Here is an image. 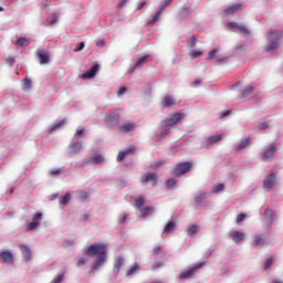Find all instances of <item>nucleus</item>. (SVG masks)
Wrapping results in <instances>:
<instances>
[{"mask_svg":"<svg viewBox=\"0 0 283 283\" xmlns=\"http://www.w3.org/2000/svg\"><path fill=\"white\" fill-rule=\"evenodd\" d=\"M86 256H96L95 262L92 263L91 272L97 271L107 261V245L103 243H95L83 250Z\"/></svg>","mask_w":283,"mask_h":283,"instance_id":"1","label":"nucleus"},{"mask_svg":"<svg viewBox=\"0 0 283 283\" xmlns=\"http://www.w3.org/2000/svg\"><path fill=\"white\" fill-rule=\"evenodd\" d=\"M283 38V32L282 31H271L270 35L268 38V46L266 51H271L276 49L280 45V41Z\"/></svg>","mask_w":283,"mask_h":283,"instance_id":"2","label":"nucleus"},{"mask_svg":"<svg viewBox=\"0 0 283 283\" xmlns=\"http://www.w3.org/2000/svg\"><path fill=\"white\" fill-rule=\"evenodd\" d=\"M186 117L185 113H174V115H171V117H167V119H161L160 122V127H174L175 125H177L178 123H180L181 120H184Z\"/></svg>","mask_w":283,"mask_h":283,"instance_id":"3","label":"nucleus"},{"mask_svg":"<svg viewBox=\"0 0 283 283\" xmlns=\"http://www.w3.org/2000/svg\"><path fill=\"white\" fill-rule=\"evenodd\" d=\"M193 164L191 161L179 163L176 165V168L172 170V176L180 178L184 174H188L192 169Z\"/></svg>","mask_w":283,"mask_h":283,"instance_id":"4","label":"nucleus"},{"mask_svg":"<svg viewBox=\"0 0 283 283\" xmlns=\"http://www.w3.org/2000/svg\"><path fill=\"white\" fill-rule=\"evenodd\" d=\"M171 2H172V0H164V1H161V2H160L159 10H158L157 13L153 17V20H151V21H147L146 27L155 25L157 22H159V21H160V15H161L163 11H164L168 6H170Z\"/></svg>","mask_w":283,"mask_h":283,"instance_id":"5","label":"nucleus"},{"mask_svg":"<svg viewBox=\"0 0 283 283\" xmlns=\"http://www.w3.org/2000/svg\"><path fill=\"white\" fill-rule=\"evenodd\" d=\"M206 265V262H201L197 265H195L193 268L187 270V271H182L179 276L178 280H191V277H193V275L196 274V272L203 268Z\"/></svg>","mask_w":283,"mask_h":283,"instance_id":"6","label":"nucleus"},{"mask_svg":"<svg viewBox=\"0 0 283 283\" xmlns=\"http://www.w3.org/2000/svg\"><path fill=\"white\" fill-rule=\"evenodd\" d=\"M140 182L143 185L151 182L153 188H156V185H158V175H156L155 172H148L142 177Z\"/></svg>","mask_w":283,"mask_h":283,"instance_id":"7","label":"nucleus"},{"mask_svg":"<svg viewBox=\"0 0 283 283\" xmlns=\"http://www.w3.org/2000/svg\"><path fill=\"white\" fill-rule=\"evenodd\" d=\"M276 185V175L274 172L269 174L265 176L263 181V189L270 190L273 189Z\"/></svg>","mask_w":283,"mask_h":283,"instance_id":"8","label":"nucleus"},{"mask_svg":"<svg viewBox=\"0 0 283 283\" xmlns=\"http://www.w3.org/2000/svg\"><path fill=\"white\" fill-rule=\"evenodd\" d=\"M36 55H38L40 65H48V63H50V52H48L46 50L38 49Z\"/></svg>","mask_w":283,"mask_h":283,"instance_id":"9","label":"nucleus"},{"mask_svg":"<svg viewBox=\"0 0 283 283\" xmlns=\"http://www.w3.org/2000/svg\"><path fill=\"white\" fill-rule=\"evenodd\" d=\"M276 150H277V148H276L275 144L274 143L270 144L268 147H265V149L261 156V159L263 161H266L269 158H272L274 156Z\"/></svg>","mask_w":283,"mask_h":283,"instance_id":"10","label":"nucleus"},{"mask_svg":"<svg viewBox=\"0 0 283 283\" xmlns=\"http://www.w3.org/2000/svg\"><path fill=\"white\" fill-rule=\"evenodd\" d=\"M0 260L9 265L14 264V255L11 251L6 250L0 252Z\"/></svg>","mask_w":283,"mask_h":283,"instance_id":"11","label":"nucleus"},{"mask_svg":"<svg viewBox=\"0 0 283 283\" xmlns=\"http://www.w3.org/2000/svg\"><path fill=\"white\" fill-rule=\"evenodd\" d=\"M223 135H213L201 143V148H209L211 145L222 140Z\"/></svg>","mask_w":283,"mask_h":283,"instance_id":"12","label":"nucleus"},{"mask_svg":"<svg viewBox=\"0 0 283 283\" xmlns=\"http://www.w3.org/2000/svg\"><path fill=\"white\" fill-rule=\"evenodd\" d=\"M99 71V65L95 64L94 66H92L91 70L86 71L83 75H82V80L86 81V80H92L96 76V74Z\"/></svg>","mask_w":283,"mask_h":283,"instance_id":"13","label":"nucleus"},{"mask_svg":"<svg viewBox=\"0 0 283 283\" xmlns=\"http://www.w3.org/2000/svg\"><path fill=\"white\" fill-rule=\"evenodd\" d=\"M19 250L21 251V254L24 259V261H31L32 260V250L30 247L20 244Z\"/></svg>","mask_w":283,"mask_h":283,"instance_id":"14","label":"nucleus"},{"mask_svg":"<svg viewBox=\"0 0 283 283\" xmlns=\"http://www.w3.org/2000/svg\"><path fill=\"white\" fill-rule=\"evenodd\" d=\"M120 115L118 113H109V115L106 116V122L111 126H117L119 125Z\"/></svg>","mask_w":283,"mask_h":283,"instance_id":"15","label":"nucleus"},{"mask_svg":"<svg viewBox=\"0 0 283 283\" xmlns=\"http://www.w3.org/2000/svg\"><path fill=\"white\" fill-rule=\"evenodd\" d=\"M176 104L174 96L165 95L161 99V105L164 108H169Z\"/></svg>","mask_w":283,"mask_h":283,"instance_id":"16","label":"nucleus"},{"mask_svg":"<svg viewBox=\"0 0 283 283\" xmlns=\"http://www.w3.org/2000/svg\"><path fill=\"white\" fill-rule=\"evenodd\" d=\"M125 264V258L123 256H117L115 260H114V265H113V271L118 274L122 266Z\"/></svg>","mask_w":283,"mask_h":283,"instance_id":"17","label":"nucleus"},{"mask_svg":"<svg viewBox=\"0 0 283 283\" xmlns=\"http://www.w3.org/2000/svg\"><path fill=\"white\" fill-rule=\"evenodd\" d=\"M230 238L235 244H239L245 239V234L240 231H234L230 234Z\"/></svg>","mask_w":283,"mask_h":283,"instance_id":"18","label":"nucleus"},{"mask_svg":"<svg viewBox=\"0 0 283 283\" xmlns=\"http://www.w3.org/2000/svg\"><path fill=\"white\" fill-rule=\"evenodd\" d=\"M243 4L241 2H238L237 4H231V7H228V9H224V14L226 15H231L238 12Z\"/></svg>","mask_w":283,"mask_h":283,"instance_id":"19","label":"nucleus"},{"mask_svg":"<svg viewBox=\"0 0 283 283\" xmlns=\"http://www.w3.org/2000/svg\"><path fill=\"white\" fill-rule=\"evenodd\" d=\"M266 240H264L263 235H255L253 238V242L251 243V247L256 248L258 245H266Z\"/></svg>","mask_w":283,"mask_h":283,"instance_id":"20","label":"nucleus"},{"mask_svg":"<svg viewBox=\"0 0 283 283\" xmlns=\"http://www.w3.org/2000/svg\"><path fill=\"white\" fill-rule=\"evenodd\" d=\"M32 90V80L31 78H23V84H22V91L24 93H29Z\"/></svg>","mask_w":283,"mask_h":283,"instance_id":"21","label":"nucleus"},{"mask_svg":"<svg viewBox=\"0 0 283 283\" xmlns=\"http://www.w3.org/2000/svg\"><path fill=\"white\" fill-rule=\"evenodd\" d=\"M146 205V199L143 196H139L135 199V208L137 210H142L143 207Z\"/></svg>","mask_w":283,"mask_h":283,"instance_id":"22","label":"nucleus"},{"mask_svg":"<svg viewBox=\"0 0 283 283\" xmlns=\"http://www.w3.org/2000/svg\"><path fill=\"white\" fill-rule=\"evenodd\" d=\"M148 60H149V55H146V56L140 57V59L136 62V64L134 65L133 71H136L137 67H143V65H145L146 63H148Z\"/></svg>","mask_w":283,"mask_h":283,"instance_id":"23","label":"nucleus"},{"mask_svg":"<svg viewBox=\"0 0 283 283\" xmlns=\"http://www.w3.org/2000/svg\"><path fill=\"white\" fill-rule=\"evenodd\" d=\"M66 124V118L62 119L59 124L53 125L51 128L48 129L49 134H53L54 132L59 130Z\"/></svg>","mask_w":283,"mask_h":283,"instance_id":"24","label":"nucleus"},{"mask_svg":"<svg viewBox=\"0 0 283 283\" xmlns=\"http://www.w3.org/2000/svg\"><path fill=\"white\" fill-rule=\"evenodd\" d=\"M140 269L139 263H134L132 266H129L126 271V276L129 277L130 275H134V273Z\"/></svg>","mask_w":283,"mask_h":283,"instance_id":"25","label":"nucleus"},{"mask_svg":"<svg viewBox=\"0 0 283 283\" xmlns=\"http://www.w3.org/2000/svg\"><path fill=\"white\" fill-rule=\"evenodd\" d=\"M142 217H147L151 213H154V207L147 206L140 209Z\"/></svg>","mask_w":283,"mask_h":283,"instance_id":"26","label":"nucleus"},{"mask_svg":"<svg viewBox=\"0 0 283 283\" xmlns=\"http://www.w3.org/2000/svg\"><path fill=\"white\" fill-rule=\"evenodd\" d=\"M200 228L199 226H190V228H187V234L189 237H193L199 232Z\"/></svg>","mask_w":283,"mask_h":283,"instance_id":"27","label":"nucleus"},{"mask_svg":"<svg viewBox=\"0 0 283 283\" xmlns=\"http://www.w3.org/2000/svg\"><path fill=\"white\" fill-rule=\"evenodd\" d=\"M88 197H90V192L87 191L81 190L77 192V199L82 202H85L88 199Z\"/></svg>","mask_w":283,"mask_h":283,"instance_id":"28","label":"nucleus"},{"mask_svg":"<svg viewBox=\"0 0 283 283\" xmlns=\"http://www.w3.org/2000/svg\"><path fill=\"white\" fill-rule=\"evenodd\" d=\"M135 128H136V125L133 123L125 124L124 126H120V130L123 133H129V132L134 130Z\"/></svg>","mask_w":283,"mask_h":283,"instance_id":"29","label":"nucleus"},{"mask_svg":"<svg viewBox=\"0 0 283 283\" xmlns=\"http://www.w3.org/2000/svg\"><path fill=\"white\" fill-rule=\"evenodd\" d=\"M264 214L269 223L272 224L273 218H274V211L272 209H265Z\"/></svg>","mask_w":283,"mask_h":283,"instance_id":"30","label":"nucleus"},{"mask_svg":"<svg viewBox=\"0 0 283 283\" xmlns=\"http://www.w3.org/2000/svg\"><path fill=\"white\" fill-rule=\"evenodd\" d=\"M176 228V223H174V221H168V223H166L165 228H164V232L170 233L171 231H174Z\"/></svg>","mask_w":283,"mask_h":283,"instance_id":"31","label":"nucleus"},{"mask_svg":"<svg viewBox=\"0 0 283 283\" xmlns=\"http://www.w3.org/2000/svg\"><path fill=\"white\" fill-rule=\"evenodd\" d=\"M59 201L61 205L67 206V203L71 201V193L67 192L64 197H60Z\"/></svg>","mask_w":283,"mask_h":283,"instance_id":"32","label":"nucleus"},{"mask_svg":"<svg viewBox=\"0 0 283 283\" xmlns=\"http://www.w3.org/2000/svg\"><path fill=\"white\" fill-rule=\"evenodd\" d=\"M251 143V138H247L245 140L240 142V145L238 146L237 150H243L245 149Z\"/></svg>","mask_w":283,"mask_h":283,"instance_id":"33","label":"nucleus"},{"mask_svg":"<svg viewBox=\"0 0 283 283\" xmlns=\"http://www.w3.org/2000/svg\"><path fill=\"white\" fill-rule=\"evenodd\" d=\"M163 130L157 136V142L161 140L165 136H167L170 133L169 127H161Z\"/></svg>","mask_w":283,"mask_h":283,"instance_id":"34","label":"nucleus"},{"mask_svg":"<svg viewBox=\"0 0 283 283\" xmlns=\"http://www.w3.org/2000/svg\"><path fill=\"white\" fill-rule=\"evenodd\" d=\"M82 147H83L82 143L76 142V143L71 145V151L72 153H77L82 149Z\"/></svg>","mask_w":283,"mask_h":283,"instance_id":"35","label":"nucleus"},{"mask_svg":"<svg viewBox=\"0 0 283 283\" xmlns=\"http://www.w3.org/2000/svg\"><path fill=\"white\" fill-rule=\"evenodd\" d=\"M40 227V221H31V223L28 224L27 231H34Z\"/></svg>","mask_w":283,"mask_h":283,"instance_id":"36","label":"nucleus"},{"mask_svg":"<svg viewBox=\"0 0 283 283\" xmlns=\"http://www.w3.org/2000/svg\"><path fill=\"white\" fill-rule=\"evenodd\" d=\"M254 92V86L249 85L242 91V96L247 97Z\"/></svg>","mask_w":283,"mask_h":283,"instance_id":"37","label":"nucleus"},{"mask_svg":"<svg viewBox=\"0 0 283 283\" xmlns=\"http://www.w3.org/2000/svg\"><path fill=\"white\" fill-rule=\"evenodd\" d=\"M237 30L244 35L251 34V30L249 28H247L245 25H239Z\"/></svg>","mask_w":283,"mask_h":283,"instance_id":"38","label":"nucleus"},{"mask_svg":"<svg viewBox=\"0 0 283 283\" xmlns=\"http://www.w3.org/2000/svg\"><path fill=\"white\" fill-rule=\"evenodd\" d=\"M207 199V193H201L199 196H196L195 201L197 205L202 203Z\"/></svg>","mask_w":283,"mask_h":283,"instance_id":"39","label":"nucleus"},{"mask_svg":"<svg viewBox=\"0 0 283 283\" xmlns=\"http://www.w3.org/2000/svg\"><path fill=\"white\" fill-rule=\"evenodd\" d=\"M17 45L19 46H29L30 45V42L27 38H21L17 41Z\"/></svg>","mask_w":283,"mask_h":283,"instance_id":"40","label":"nucleus"},{"mask_svg":"<svg viewBox=\"0 0 283 283\" xmlns=\"http://www.w3.org/2000/svg\"><path fill=\"white\" fill-rule=\"evenodd\" d=\"M222 190H224V185H223V184H217V185H214V186L212 187V191H213L214 193H218V192H220V191H222Z\"/></svg>","mask_w":283,"mask_h":283,"instance_id":"41","label":"nucleus"},{"mask_svg":"<svg viewBox=\"0 0 283 283\" xmlns=\"http://www.w3.org/2000/svg\"><path fill=\"white\" fill-rule=\"evenodd\" d=\"M104 161H105V158L102 155H97L92 158V163H94V164H102Z\"/></svg>","mask_w":283,"mask_h":283,"instance_id":"42","label":"nucleus"},{"mask_svg":"<svg viewBox=\"0 0 283 283\" xmlns=\"http://www.w3.org/2000/svg\"><path fill=\"white\" fill-rule=\"evenodd\" d=\"M176 185H177V180L174 179V178H169V179L167 180V182H166V187L169 188V189L176 187Z\"/></svg>","mask_w":283,"mask_h":283,"instance_id":"43","label":"nucleus"},{"mask_svg":"<svg viewBox=\"0 0 283 283\" xmlns=\"http://www.w3.org/2000/svg\"><path fill=\"white\" fill-rule=\"evenodd\" d=\"M245 219H247V214L243 213V212H241V213H239V214L237 216L235 222H237L238 224H240V222L244 221Z\"/></svg>","mask_w":283,"mask_h":283,"instance_id":"44","label":"nucleus"},{"mask_svg":"<svg viewBox=\"0 0 283 283\" xmlns=\"http://www.w3.org/2000/svg\"><path fill=\"white\" fill-rule=\"evenodd\" d=\"M197 42H198V39H197L196 36H191V38L188 40V45H189L190 48H196Z\"/></svg>","mask_w":283,"mask_h":283,"instance_id":"45","label":"nucleus"},{"mask_svg":"<svg viewBox=\"0 0 283 283\" xmlns=\"http://www.w3.org/2000/svg\"><path fill=\"white\" fill-rule=\"evenodd\" d=\"M273 262H274V259H273L272 256L269 258V259L264 262L263 269H264V270H268V269L272 265Z\"/></svg>","mask_w":283,"mask_h":283,"instance_id":"46","label":"nucleus"},{"mask_svg":"<svg viewBox=\"0 0 283 283\" xmlns=\"http://www.w3.org/2000/svg\"><path fill=\"white\" fill-rule=\"evenodd\" d=\"M43 219V213L42 212H36L32 216V221L33 222H38V220H42Z\"/></svg>","mask_w":283,"mask_h":283,"instance_id":"47","label":"nucleus"},{"mask_svg":"<svg viewBox=\"0 0 283 283\" xmlns=\"http://www.w3.org/2000/svg\"><path fill=\"white\" fill-rule=\"evenodd\" d=\"M127 93V87H125V86H120L117 91H116V95L117 96H122V95H124V94H126Z\"/></svg>","mask_w":283,"mask_h":283,"instance_id":"48","label":"nucleus"},{"mask_svg":"<svg viewBox=\"0 0 283 283\" xmlns=\"http://www.w3.org/2000/svg\"><path fill=\"white\" fill-rule=\"evenodd\" d=\"M201 55H202V51H200V50H195V51L190 52V56L192 59H196V57L201 56Z\"/></svg>","mask_w":283,"mask_h":283,"instance_id":"49","label":"nucleus"},{"mask_svg":"<svg viewBox=\"0 0 283 283\" xmlns=\"http://www.w3.org/2000/svg\"><path fill=\"white\" fill-rule=\"evenodd\" d=\"M136 146H130L128 148L125 149V151L128 154V155H135L136 154Z\"/></svg>","mask_w":283,"mask_h":283,"instance_id":"50","label":"nucleus"},{"mask_svg":"<svg viewBox=\"0 0 283 283\" xmlns=\"http://www.w3.org/2000/svg\"><path fill=\"white\" fill-rule=\"evenodd\" d=\"M217 53H218V50H216V49L208 52V61H211L213 57H216Z\"/></svg>","mask_w":283,"mask_h":283,"instance_id":"51","label":"nucleus"},{"mask_svg":"<svg viewBox=\"0 0 283 283\" xmlns=\"http://www.w3.org/2000/svg\"><path fill=\"white\" fill-rule=\"evenodd\" d=\"M50 176H59L61 174V168H54L49 171Z\"/></svg>","mask_w":283,"mask_h":283,"instance_id":"52","label":"nucleus"},{"mask_svg":"<svg viewBox=\"0 0 283 283\" xmlns=\"http://www.w3.org/2000/svg\"><path fill=\"white\" fill-rule=\"evenodd\" d=\"M127 3H128V0H122L120 2H118V4L116 6V8H117L118 10H122Z\"/></svg>","mask_w":283,"mask_h":283,"instance_id":"53","label":"nucleus"},{"mask_svg":"<svg viewBox=\"0 0 283 283\" xmlns=\"http://www.w3.org/2000/svg\"><path fill=\"white\" fill-rule=\"evenodd\" d=\"M87 259L86 258H81V259H78V261H77V266L80 268V266H82V265H84V264H86L87 263Z\"/></svg>","mask_w":283,"mask_h":283,"instance_id":"54","label":"nucleus"},{"mask_svg":"<svg viewBox=\"0 0 283 283\" xmlns=\"http://www.w3.org/2000/svg\"><path fill=\"white\" fill-rule=\"evenodd\" d=\"M164 266V263L161 262H155L153 265H151V270H158L160 268Z\"/></svg>","mask_w":283,"mask_h":283,"instance_id":"55","label":"nucleus"},{"mask_svg":"<svg viewBox=\"0 0 283 283\" xmlns=\"http://www.w3.org/2000/svg\"><path fill=\"white\" fill-rule=\"evenodd\" d=\"M64 277V274H59L53 279V283H61Z\"/></svg>","mask_w":283,"mask_h":283,"instance_id":"56","label":"nucleus"},{"mask_svg":"<svg viewBox=\"0 0 283 283\" xmlns=\"http://www.w3.org/2000/svg\"><path fill=\"white\" fill-rule=\"evenodd\" d=\"M85 48V43L81 42L80 44L76 45V48L74 49V52H80Z\"/></svg>","mask_w":283,"mask_h":283,"instance_id":"57","label":"nucleus"},{"mask_svg":"<svg viewBox=\"0 0 283 283\" xmlns=\"http://www.w3.org/2000/svg\"><path fill=\"white\" fill-rule=\"evenodd\" d=\"M146 4H147L146 1H139L136 7V10H143L146 7Z\"/></svg>","mask_w":283,"mask_h":283,"instance_id":"58","label":"nucleus"},{"mask_svg":"<svg viewBox=\"0 0 283 283\" xmlns=\"http://www.w3.org/2000/svg\"><path fill=\"white\" fill-rule=\"evenodd\" d=\"M239 27H240V24H238V23H235V22H229V23H228V28H229V29H235V30H238Z\"/></svg>","mask_w":283,"mask_h":283,"instance_id":"59","label":"nucleus"},{"mask_svg":"<svg viewBox=\"0 0 283 283\" xmlns=\"http://www.w3.org/2000/svg\"><path fill=\"white\" fill-rule=\"evenodd\" d=\"M128 219V214L127 213H122L120 218H119V223H125Z\"/></svg>","mask_w":283,"mask_h":283,"instance_id":"60","label":"nucleus"},{"mask_svg":"<svg viewBox=\"0 0 283 283\" xmlns=\"http://www.w3.org/2000/svg\"><path fill=\"white\" fill-rule=\"evenodd\" d=\"M125 158H126V156L122 151H119L118 155L116 156L117 161H123Z\"/></svg>","mask_w":283,"mask_h":283,"instance_id":"61","label":"nucleus"},{"mask_svg":"<svg viewBox=\"0 0 283 283\" xmlns=\"http://www.w3.org/2000/svg\"><path fill=\"white\" fill-rule=\"evenodd\" d=\"M125 158H126V156L122 151H119L118 155L116 156L117 161H123Z\"/></svg>","mask_w":283,"mask_h":283,"instance_id":"62","label":"nucleus"},{"mask_svg":"<svg viewBox=\"0 0 283 283\" xmlns=\"http://www.w3.org/2000/svg\"><path fill=\"white\" fill-rule=\"evenodd\" d=\"M88 218H90V216H88L87 213H83V214L80 217V221H81V222H85V221L88 220Z\"/></svg>","mask_w":283,"mask_h":283,"instance_id":"63","label":"nucleus"},{"mask_svg":"<svg viewBox=\"0 0 283 283\" xmlns=\"http://www.w3.org/2000/svg\"><path fill=\"white\" fill-rule=\"evenodd\" d=\"M160 252H161V248L160 247H155L153 249V254H155V255H158Z\"/></svg>","mask_w":283,"mask_h":283,"instance_id":"64","label":"nucleus"}]
</instances>
